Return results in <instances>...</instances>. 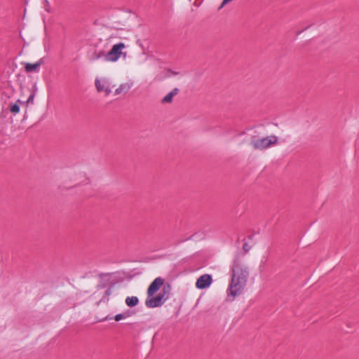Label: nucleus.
<instances>
[{
  "instance_id": "nucleus-19",
  "label": "nucleus",
  "mask_w": 359,
  "mask_h": 359,
  "mask_svg": "<svg viewBox=\"0 0 359 359\" xmlns=\"http://www.w3.org/2000/svg\"><path fill=\"white\" fill-rule=\"evenodd\" d=\"M18 102H20L21 104H23L24 102H21L20 100H18Z\"/></svg>"
},
{
  "instance_id": "nucleus-16",
  "label": "nucleus",
  "mask_w": 359,
  "mask_h": 359,
  "mask_svg": "<svg viewBox=\"0 0 359 359\" xmlns=\"http://www.w3.org/2000/svg\"><path fill=\"white\" fill-rule=\"evenodd\" d=\"M34 95L33 94L30 95L29 97L27 99V103H32L34 100Z\"/></svg>"
},
{
  "instance_id": "nucleus-14",
  "label": "nucleus",
  "mask_w": 359,
  "mask_h": 359,
  "mask_svg": "<svg viewBox=\"0 0 359 359\" xmlns=\"http://www.w3.org/2000/svg\"><path fill=\"white\" fill-rule=\"evenodd\" d=\"M130 316V313L129 311L124 312L123 313H118L114 316V320L116 321H120L121 320L126 319Z\"/></svg>"
},
{
  "instance_id": "nucleus-18",
  "label": "nucleus",
  "mask_w": 359,
  "mask_h": 359,
  "mask_svg": "<svg viewBox=\"0 0 359 359\" xmlns=\"http://www.w3.org/2000/svg\"><path fill=\"white\" fill-rule=\"evenodd\" d=\"M232 0H223V2L221 5V7L224 6V5L227 4L228 3H229L230 1H231Z\"/></svg>"
},
{
  "instance_id": "nucleus-1",
  "label": "nucleus",
  "mask_w": 359,
  "mask_h": 359,
  "mask_svg": "<svg viewBox=\"0 0 359 359\" xmlns=\"http://www.w3.org/2000/svg\"><path fill=\"white\" fill-rule=\"evenodd\" d=\"M248 275L247 268L240 262L235 261L232 266L231 283L227 290L228 296H231L233 299L242 292L245 287Z\"/></svg>"
},
{
  "instance_id": "nucleus-3",
  "label": "nucleus",
  "mask_w": 359,
  "mask_h": 359,
  "mask_svg": "<svg viewBox=\"0 0 359 359\" xmlns=\"http://www.w3.org/2000/svg\"><path fill=\"white\" fill-rule=\"evenodd\" d=\"M171 287L170 285L163 286V290L156 296H147L145 304L148 308H156L161 306L164 302L168 299Z\"/></svg>"
},
{
  "instance_id": "nucleus-13",
  "label": "nucleus",
  "mask_w": 359,
  "mask_h": 359,
  "mask_svg": "<svg viewBox=\"0 0 359 359\" xmlns=\"http://www.w3.org/2000/svg\"><path fill=\"white\" fill-rule=\"evenodd\" d=\"M139 299L137 297L132 296V297H128L126 299V304L129 307H133L138 304Z\"/></svg>"
},
{
  "instance_id": "nucleus-2",
  "label": "nucleus",
  "mask_w": 359,
  "mask_h": 359,
  "mask_svg": "<svg viewBox=\"0 0 359 359\" xmlns=\"http://www.w3.org/2000/svg\"><path fill=\"white\" fill-rule=\"evenodd\" d=\"M126 48L125 43L119 42L112 46L111 50L106 53L104 48H95L93 57L95 59H99L102 57H104V60L107 62H116L121 56L126 57V53L123 52Z\"/></svg>"
},
{
  "instance_id": "nucleus-8",
  "label": "nucleus",
  "mask_w": 359,
  "mask_h": 359,
  "mask_svg": "<svg viewBox=\"0 0 359 359\" xmlns=\"http://www.w3.org/2000/svg\"><path fill=\"white\" fill-rule=\"evenodd\" d=\"M163 283L164 280L162 278L158 277L155 278L147 289V296L154 295L163 285Z\"/></svg>"
},
{
  "instance_id": "nucleus-5",
  "label": "nucleus",
  "mask_w": 359,
  "mask_h": 359,
  "mask_svg": "<svg viewBox=\"0 0 359 359\" xmlns=\"http://www.w3.org/2000/svg\"><path fill=\"white\" fill-rule=\"evenodd\" d=\"M278 144V137L276 135H270L266 137L254 139L251 144L255 149L265 150Z\"/></svg>"
},
{
  "instance_id": "nucleus-10",
  "label": "nucleus",
  "mask_w": 359,
  "mask_h": 359,
  "mask_svg": "<svg viewBox=\"0 0 359 359\" xmlns=\"http://www.w3.org/2000/svg\"><path fill=\"white\" fill-rule=\"evenodd\" d=\"M42 65V59L34 64L26 63L25 66V71L27 72H38L40 69V66Z\"/></svg>"
},
{
  "instance_id": "nucleus-17",
  "label": "nucleus",
  "mask_w": 359,
  "mask_h": 359,
  "mask_svg": "<svg viewBox=\"0 0 359 359\" xmlns=\"http://www.w3.org/2000/svg\"><path fill=\"white\" fill-rule=\"evenodd\" d=\"M110 294H111V289L110 288H107V290H104L105 296H109Z\"/></svg>"
},
{
  "instance_id": "nucleus-9",
  "label": "nucleus",
  "mask_w": 359,
  "mask_h": 359,
  "mask_svg": "<svg viewBox=\"0 0 359 359\" xmlns=\"http://www.w3.org/2000/svg\"><path fill=\"white\" fill-rule=\"evenodd\" d=\"M133 86V82L131 81L121 83L116 90L115 95L127 93Z\"/></svg>"
},
{
  "instance_id": "nucleus-6",
  "label": "nucleus",
  "mask_w": 359,
  "mask_h": 359,
  "mask_svg": "<svg viewBox=\"0 0 359 359\" xmlns=\"http://www.w3.org/2000/svg\"><path fill=\"white\" fill-rule=\"evenodd\" d=\"M95 86L98 93H103L107 96L111 92V82L109 78H97L95 81Z\"/></svg>"
},
{
  "instance_id": "nucleus-12",
  "label": "nucleus",
  "mask_w": 359,
  "mask_h": 359,
  "mask_svg": "<svg viewBox=\"0 0 359 359\" xmlns=\"http://www.w3.org/2000/svg\"><path fill=\"white\" fill-rule=\"evenodd\" d=\"M97 278H99V281L100 283L99 285V287H104L109 280V275L108 273L98 274Z\"/></svg>"
},
{
  "instance_id": "nucleus-7",
  "label": "nucleus",
  "mask_w": 359,
  "mask_h": 359,
  "mask_svg": "<svg viewBox=\"0 0 359 359\" xmlns=\"http://www.w3.org/2000/svg\"><path fill=\"white\" fill-rule=\"evenodd\" d=\"M212 276L209 274L201 276L196 283V287L198 289L208 288L212 283Z\"/></svg>"
},
{
  "instance_id": "nucleus-15",
  "label": "nucleus",
  "mask_w": 359,
  "mask_h": 359,
  "mask_svg": "<svg viewBox=\"0 0 359 359\" xmlns=\"http://www.w3.org/2000/svg\"><path fill=\"white\" fill-rule=\"evenodd\" d=\"M11 111L13 114H18L20 111V106L18 103H15L11 107Z\"/></svg>"
},
{
  "instance_id": "nucleus-4",
  "label": "nucleus",
  "mask_w": 359,
  "mask_h": 359,
  "mask_svg": "<svg viewBox=\"0 0 359 359\" xmlns=\"http://www.w3.org/2000/svg\"><path fill=\"white\" fill-rule=\"evenodd\" d=\"M171 287L170 285L163 286V290L156 296H147L145 304L148 308H156L161 306L164 302L168 299Z\"/></svg>"
},
{
  "instance_id": "nucleus-11",
  "label": "nucleus",
  "mask_w": 359,
  "mask_h": 359,
  "mask_svg": "<svg viewBox=\"0 0 359 359\" xmlns=\"http://www.w3.org/2000/svg\"><path fill=\"white\" fill-rule=\"evenodd\" d=\"M179 92V90L175 88L168 94H167L163 99L161 102L163 104L170 103L172 101V98L175 95H176Z\"/></svg>"
}]
</instances>
